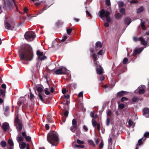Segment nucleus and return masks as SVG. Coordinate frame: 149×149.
I'll return each mask as SVG.
<instances>
[{
    "label": "nucleus",
    "mask_w": 149,
    "mask_h": 149,
    "mask_svg": "<svg viewBox=\"0 0 149 149\" xmlns=\"http://www.w3.org/2000/svg\"><path fill=\"white\" fill-rule=\"evenodd\" d=\"M19 55L21 61H30L32 60L33 54L31 46L27 44L23 46L19 51Z\"/></svg>",
    "instance_id": "nucleus-1"
},
{
    "label": "nucleus",
    "mask_w": 149,
    "mask_h": 149,
    "mask_svg": "<svg viewBox=\"0 0 149 149\" xmlns=\"http://www.w3.org/2000/svg\"><path fill=\"white\" fill-rule=\"evenodd\" d=\"M47 140L52 146H56L59 142L58 133L54 131H50L47 134Z\"/></svg>",
    "instance_id": "nucleus-2"
},
{
    "label": "nucleus",
    "mask_w": 149,
    "mask_h": 149,
    "mask_svg": "<svg viewBox=\"0 0 149 149\" xmlns=\"http://www.w3.org/2000/svg\"><path fill=\"white\" fill-rule=\"evenodd\" d=\"M98 14L99 17L102 19L106 17V20L108 22H110L111 19L109 15L110 12L108 10L105 11L104 9H102L99 12Z\"/></svg>",
    "instance_id": "nucleus-3"
},
{
    "label": "nucleus",
    "mask_w": 149,
    "mask_h": 149,
    "mask_svg": "<svg viewBox=\"0 0 149 149\" xmlns=\"http://www.w3.org/2000/svg\"><path fill=\"white\" fill-rule=\"evenodd\" d=\"M14 123L18 132L19 134H20L23 125L22 121L19 120L18 116L15 118Z\"/></svg>",
    "instance_id": "nucleus-4"
},
{
    "label": "nucleus",
    "mask_w": 149,
    "mask_h": 149,
    "mask_svg": "<svg viewBox=\"0 0 149 149\" xmlns=\"http://www.w3.org/2000/svg\"><path fill=\"white\" fill-rule=\"evenodd\" d=\"M24 36L25 39L28 41H31L35 38V33L32 31H27L25 33Z\"/></svg>",
    "instance_id": "nucleus-5"
},
{
    "label": "nucleus",
    "mask_w": 149,
    "mask_h": 149,
    "mask_svg": "<svg viewBox=\"0 0 149 149\" xmlns=\"http://www.w3.org/2000/svg\"><path fill=\"white\" fill-rule=\"evenodd\" d=\"M4 5L3 6V8L5 10L7 9V6L10 9H13V5L12 2L10 0H7V3L6 2L5 0H3Z\"/></svg>",
    "instance_id": "nucleus-6"
},
{
    "label": "nucleus",
    "mask_w": 149,
    "mask_h": 149,
    "mask_svg": "<svg viewBox=\"0 0 149 149\" xmlns=\"http://www.w3.org/2000/svg\"><path fill=\"white\" fill-rule=\"evenodd\" d=\"M67 69L64 67L56 69L54 72V74L57 75L65 74L67 72Z\"/></svg>",
    "instance_id": "nucleus-7"
},
{
    "label": "nucleus",
    "mask_w": 149,
    "mask_h": 149,
    "mask_svg": "<svg viewBox=\"0 0 149 149\" xmlns=\"http://www.w3.org/2000/svg\"><path fill=\"white\" fill-rule=\"evenodd\" d=\"M72 126L70 128V130L73 132H74L77 127V122L75 119H73L72 121Z\"/></svg>",
    "instance_id": "nucleus-8"
},
{
    "label": "nucleus",
    "mask_w": 149,
    "mask_h": 149,
    "mask_svg": "<svg viewBox=\"0 0 149 149\" xmlns=\"http://www.w3.org/2000/svg\"><path fill=\"white\" fill-rule=\"evenodd\" d=\"M146 86L144 85H141L139 86L136 90L138 93L141 94H143L145 92V88Z\"/></svg>",
    "instance_id": "nucleus-9"
},
{
    "label": "nucleus",
    "mask_w": 149,
    "mask_h": 149,
    "mask_svg": "<svg viewBox=\"0 0 149 149\" xmlns=\"http://www.w3.org/2000/svg\"><path fill=\"white\" fill-rule=\"evenodd\" d=\"M4 25L5 28L8 30H13L15 28V26L14 25H11L7 22H5Z\"/></svg>",
    "instance_id": "nucleus-10"
},
{
    "label": "nucleus",
    "mask_w": 149,
    "mask_h": 149,
    "mask_svg": "<svg viewBox=\"0 0 149 149\" xmlns=\"http://www.w3.org/2000/svg\"><path fill=\"white\" fill-rule=\"evenodd\" d=\"M143 49V48L142 47L136 49L133 53V56H135L137 54H139L142 52Z\"/></svg>",
    "instance_id": "nucleus-11"
},
{
    "label": "nucleus",
    "mask_w": 149,
    "mask_h": 149,
    "mask_svg": "<svg viewBox=\"0 0 149 149\" xmlns=\"http://www.w3.org/2000/svg\"><path fill=\"white\" fill-rule=\"evenodd\" d=\"M96 69L97 74H101L103 73V70L101 65H99L98 67L96 68Z\"/></svg>",
    "instance_id": "nucleus-12"
},
{
    "label": "nucleus",
    "mask_w": 149,
    "mask_h": 149,
    "mask_svg": "<svg viewBox=\"0 0 149 149\" xmlns=\"http://www.w3.org/2000/svg\"><path fill=\"white\" fill-rule=\"evenodd\" d=\"M9 127V125L7 123L4 122L3 123L2 128L4 132L6 131Z\"/></svg>",
    "instance_id": "nucleus-13"
},
{
    "label": "nucleus",
    "mask_w": 149,
    "mask_h": 149,
    "mask_svg": "<svg viewBox=\"0 0 149 149\" xmlns=\"http://www.w3.org/2000/svg\"><path fill=\"white\" fill-rule=\"evenodd\" d=\"M139 40L141 42V44L144 46H146L148 43V42L147 41H146L144 40L143 38L140 37L139 38Z\"/></svg>",
    "instance_id": "nucleus-14"
},
{
    "label": "nucleus",
    "mask_w": 149,
    "mask_h": 149,
    "mask_svg": "<svg viewBox=\"0 0 149 149\" xmlns=\"http://www.w3.org/2000/svg\"><path fill=\"white\" fill-rule=\"evenodd\" d=\"M102 45L100 41H97L95 44V49L97 51L102 47Z\"/></svg>",
    "instance_id": "nucleus-15"
},
{
    "label": "nucleus",
    "mask_w": 149,
    "mask_h": 149,
    "mask_svg": "<svg viewBox=\"0 0 149 149\" xmlns=\"http://www.w3.org/2000/svg\"><path fill=\"white\" fill-rule=\"evenodd\" d=\"M126 93H127L126 91H122L117 93V96L120 97H121L126 95Z\"/></svg>",
    "instance_id": "nucleus-16"
},
{
    "label": "nucleus",
    "mask_w": 149,
    "mask_h": 149,
    "mask_svg": "<svg viewBox=\"0 0 149 149\" xmlns=\"http://www.w3.org/2000/svg\"><path fill=\"white\" fill-rule=\"evenodd\" d=\"M16 139L17 142L19 143H20V142L23 141V137L21 136L20 134H19V133Z\"/></svg>",
    "instance_id": "nucleus-17"
},
{
    "label": "nucleus",
    "mask_w": 149,
    "mask_h": 149,
    "mask_svg": "<svg viewBox=\"0 0 149 149\" xmlns=\"http://www.w3.org/2000/svg\"><path fill=\"white\" fill-rule=\"evenodd\" d=\"M51 5L48 6V5H46L43 8L42 10H40L39 12L38 13L39 14H41L42 13H43V12L46 10L47 9H48L49 8L50 6Z\"/></svg>",
    "instance_id": "nucleus-18"
},
{
    "label": "nucleus",
    "mask_w": 149,
    "mask_h": 149,
    "mask_svg": "<svg viewBox=\"0 0 149 149\" xmlns=\"http://www.w3.org/2000/svg\"><path fill=\"white\" fill-rule=\"evenodd\" d=\"M77 85L75 83L71 84L68 85V87H69L72 89H74L76 88Z\"/></svg>",
    "instance_id": "nucleus-19"
},
{
    "label": "nucleus",
    "mask_w": 149,
    "mask_h": 149,
    "mask_svg": "<svg viewBox=\"0 0 149 149\" xmlns=\"http://www.w3.org/2000/svg\"><path fill=\"white\" fill-rule=\"evenodd\" d=\"M36 54L38 56V59H40L41 56L43 55V53L42 52H40V50H38L36 52Z\"/></svg>",
    "instance_id": "nucleus-20"
},
{
    "label": "nucleus",
    "mask_w": 149,
    "mask_h": 149,
    "mask_svg": "<svg viewBox=\"0 0 149 149\" xmlns=\"http://www.w3.org/2000/svg\"><path fill=\"white\" fill-rule=\"evenodd\" d=\"M149 114V109L147 108H144L143 110V115H145L146 114Z\"/></svg>",
    "instance_id": "nucleus-21"
},
{
    "label": "nucleus",
    "mask_w": 149,
    "mask_h": 149,
    "mask_svg": "<svg viewBox=\"0 0 149 149\" xmlns=\"http://www.w3.org/2000/svg\"><path fill=\"white\" fill-rule=\"evenodd\" d=\"M26 143L24 142H22L21 143H19V146L21 149H24L26 147Z\"/></svg>",
    "instance_id": "nucleus-22"
},
{
    "label": "nucleus",
    "mask_w": 149,
    "mask_h": 149,
    "mask_svg": "<svg viewBox=\"0 0 149 149\" xmlns=\"http://www.w3.org/2000/svg\"><path fill=\"white\" fill-rule=\"evenodd\" d=\"M92 56L93 61H97L98 59L97 56L95 54H92Z\"/></svg>",
    "instance_id": "nucleus-23"
},
{
    "label": "nucleus",
    "mask_w": 149,
    "mask_h": 149,
    "mask_svg": "<svg viewBox=\"0 0 149 149\" xmlns=\"http://www.w3.org/2000/svg\"><path fill=\"white\" fill-rule=\"evenodd\" d=\"M131 22L130 19L128 18H126L125 19V23L127 25H129Z\"/></svg>",
    "instance_id": "nucleus-24"
},
{
    "label": "nucleus",
    "mask_w": 149,
    "mask_h": 149,
    "mask_svg": "<svg viewBox=\"0 0 149 149\" xmlns=\"http://www.w3.org/2000/svg\"><path fill=\"white\" fill-rule=\"evenodd\" d=\"M0 144L2 147L4 148L6 146V143L5 141H2L1 142Z\"/></svg>",
    "instance_id": "nucleus-25"
},
{
    "label": "nucleus",
    "mask_w": 149,
    "mask_h": 149,
    "mask_svg": "<svg viewBox=\"0 0 149 149\" xmlns=\"http://www.w3.org/2000/svg\"><path fill=\"white\" fill-rule=\"evenodd\" d=\"M144 9L143 7L141 6L137 9V13H140L143 12Z\"/></svg>",
    "instance_id": "nucleus-26"
},
{
    "label": "nucleus",
    "mask_w": 149,
    "mask_h": 149,
    "mask_svg": "<svg viewBox=\"0 0 149 149\" xmlns=\"http://www.w3.org/2000/svg\"><path fill=\"white\" fill-rule=\"evenodd\" d=\"M92 123L93 126L95 128L96 127V126L97 125L98 123H97V122L96 120H94L93 119L92 120Z\"/></svg>",
    "instance_id": "nucleus-27"
},
{
    "label": "nucleus",
    "mask_w": 149,
    "mask_h": 149,
    "mask_svg": "<svg viewBox=\"0 0 149 149\" xmlns=\"http://www.w3.org/2000/svg\"><path fill=\"white\" fill-rule=\"evenodd\" d=\"M43 87V86L42 87H38L36 88L37 91L39 93H41L42 91Z\"/></svg>",
    "instance_id": "nucleus-28"
},
{
    "label": "nucleus",
    "mask_w": 149,
    "mask_h": 149,
    "mask_svg": "<svg viewBox=\"0 0 149 149\" xmlns=\"http://www.w3.org/2000/svg\"><path fill=\"white\" fill-rule=\"evenodd\" d=\"M125 8H122L120 9L119 11L120 13H122L123 15H125Z\"/></svg>",
    "instance_id": "nucleus-29"
},
{
    "label": "nucleus",
    "mask_w": 149,
    "mask_h": 149,
    "mask_svg": "<svg viewBox=\"0 0 149 149\" xmlns=\"http://www.w3.org/2000/svg\"><path fill=\"white\" fill-rule=\"evenodd\" d=\"M95 111H93L92 112H91V116L92 118H97V115H94Z\"/></svg>",
    "instance_id": "nucleus-30"
},
{
    "label": "nucleus",
    "mask_w": 149,
    "mask_h": 149,
    "mask_svg": "<svg viewBox=\"0 0 149 149\" xmlns=\"http://www.w3.org/2000/svg\"><path fill=\"white\" fill-rule=\"evenodd\" d=\"M115 16L116 19H119L121 17L122 15L119 13H118L115 15Z\"/></svg>",
    "instance_id": "nucleus-31"
},
{
    "label": "nucleus",
    "mask_w": 149,
    "mask_h": 149,
    "mask_svg": "<svg viewBox=\"0 0 149 149\" xmlns=\"http://www.w3.org/2000/svg\"><path fill=\"white\" fill-rule=\"evenodd\" d=\"M145 22H143L141 23V27L142 29L143 30H145L146 29V27L145 25Z\"/></svg>",
    "instance_id": "nucleus-32"
},
{
    "label": "nucleus",
    "mask_w": 149,
    "mask_h": 149,
    "mask_svg": "<svg viewBox=\"0 0 149 149\" xmlns=\"http://www.w3.org/2000/svg\"><path fill=\"white\" fill-rule=\"evenodd\" d=\"M143 139V138H142L141 139H139L138 140V144L137 145V146H140L142 144V141Z\"/></svg>",
    "instance_id": "nucleus-33"
},
{
    "label": "nucleus",
    "mask_w": 149,
    "mask_h": 149,
    "mask_svg": "<svg viewBox=\"0 0 149 149\" xmlns=\"http://www.w3.org/2000/svg\"><path fill=\"white\" fill-rule=\"evenodd\" d=\"M88 142L90 145L93 146L94 147H95V144L93 141L92 140H89L88 141Z\"/></svg>",
    "instance_id": "nucleus-34"
},
{
    "label": "nucleus",
    "mask_w": 149,
    "mask_h": 149,
    "mask_svg": "<svg viewBox=\"0 0 149 149\" xmlns=\"http://www.w3.org/2000/svg\"><path fill=\"white\" fill-rule=\"evenodd\" d=\"M139 98L136 97H134L132 99V101L133 102H137L138 101Z\"/></svg>",
    "instance_id": "nucleus-35"
},
{
    "label": "nucleus",
    "mask_w": 149,
    "mask_h": 149,
    "mask_svg": "<svg viewBox=\"0 0 149 149\" xmlns=\"http://www.w3.org/2000/svg\"><path fill=\"white\" fill-rule=\"evenodd\" d=\"M8 143L9 145L11 146H13L14 144L12 140L10 139H9L8 140Z\"/></svg>",
    "instance_id": "nucleus-36"
},
{
    "label": "nucleus",
    "mask_w": 149,
    "mask_h": 149,
    "mask_svg": "<svg viewBox=\"0 0 149 149\" xmlns=\"http://www.w3.org/2000/svg\"><path fill=\"white\" fill-rule=\"evenodd\" d=\"M25 138L26 141L27 142H29L31 141V138L29 136H25Z\"/></svg>",
    "instance_id": "nucleus-37"
},
{
    "label": "nucleus",
    "mask_w": 149,
    "mask_h": 149,
    "mask_svg": "<svg viewBox=\"0 0 149 149\" xmlns=\"http://www.w3.org/2000/svg\"><path fill=\"white\" fill-rule=\"evenodd\" d=\"M0 94L2 95L3 97H4L5 96V91L0 89Z\"/></svg>",
    "instance_id": "nucleus-38"
},
{
    "label": "nucleus",
    "mask_w": 149,
    "mask_h": 149,
    "mask_svg": "<svg viewBox=\"0 0 149 149\" xmlns=\"http://www.w3.org/2000/svg\"><path fill=\"white\" fill-rule=\"evenodd\" d=\"M72 29L71 28H69L68 29H67V32L68 35H70L72 31Z\"/></svg>",
    "instance_id": "nucleus-39"
},
{
    "label": "nucleus",
    "mask_w": 149,
    "mask_h": 149,
    "mask_svg": "<svg viewBox=\"0 0 149 149\" xmlns=\"http://www.w3.org/2000/svg\"><path fill=\"white\" fill-rule=\"evenodd\" d=\"M67 38V37L66 35H63V36L62 39L61 40V42L65 41L66 39Z\"/></svg>",
    "instance_id": "nucleus-40"
},
{
    "label": "nucleus",
    "mask_w": 149,
    "mask_h": 149,
    "mask_svg": "<svg viewBox=\"0 0 149 149\" xmlns=\"http://www.w3.org/2000/svg\"><path fill=\"white\" fill-rule=\"evenodd\" d=\"M105 3L107 6H109L111 5V3L110 0H106L105 1Z\"/></svg>",
    "instance_id": "nucleus-41"
},
{
    "label": "nucleus",
    "mask_w": 149,
    "mask_h": 149,
    "mask_svg": "<svg viewBox=\"0 0 149 149\" xmlns=\"http://www.w3.org/2000/svg\"><path fill=\"white\" fill-rule=\"evenodd\" d=\"M128 100V99L126 97H122L121 100H120V102H123L125 101H127Z\"/></svg>",
    "instance_id": "nucleus-42"
},
{
    "label": "nucleus",
    "mask_w": 149,
    "mask_h": 149,
    "mask_svg": "<svg viewBox=\"0 0 149 149\" xmlns=\"http://www.w3.org/2000/svg\"><path fill=\"white\" fill-rule=\"evenodd\" d=\"M133 122L131 119H130L128 121V124L130 127L132 126L133 125Z\"/></svg>",
    "instance_id": "nucleus-43"
},
{
    "label": "nucleus",
    "mask_w": 149,
    "mask_h": 149,
    "mask_svg": "<svg viewBox=\"0 0 149 149\" xmlns=\"http://www.w3.org/2000/svg\"><path fill=\"white\" fill-rule=\"evenodd\" d=\"M45 94L47 95H49L50 94L49 91L48 90V88H46L45 89Z\"/></svg>",
    "instance_id": "nucleus-44"
},
{
    "label": "nucleus",
    "mask_w": 149,
    "mask_h": 149,
    "mask_svg": "<svg viewBox=\"0 0 149 149\" xmlns=\"http://www.w3.org/2000/svg\"><path fill=\"white\" fill-rule=\"evenodd\" d=\"M119 7H122L124 6V3L123 2H121L118 3Z\"/></svg>",
    "instance_id": "nucleus-45"
},
{
    "label": "nucleus",
    "mask_w": 149,
    "mask_h": 149,
    "mask_svg": "<svg viewBox=\"0 0 149 149\" xmlns=\"http://www.w3.org/2000/svg\"><path fill=\"white\" fill-rule=\"evenodd\" d=\"M144 137L148 138L149 137V132H146L144 134Z\"/></svg>",
    "instance_id": "nucleus-46"
},
{
    "label": "nucleus",
    "mask_w": 149,
    "mask_h": 149,
    "mask_svg": "<svg viewBox=\"0 0 149 149\" xmlns=\"http://www.w3.org/2000/svg\"><path fill=\"white\" fill-rule=\"evenodd\" d=\"M128 61L127 58H124L123 61V63L124 64H126Z\"/></svg>",
    "instance_id": "nucleus-47"
},
{
    "label": "nucleus",
    "mask_w": 149,
    "mask_h": 149,
    "mask_svg": "<svg viewBox=\"0 0 149 149\" xmlns=\"http://www.w3.org/2000/svg\"><path fill=\"white\" fill-rule=\"evenodd\" d=\"M118 107L120 109H123L125 107V105L123 104H119Z\"/></svg>",
    "instance_id": "nucleus-48"
},
{
    "label": "nucleus",
    "mask_w": 149,
    "mask_h": 149,
    "mask_svg": "<svg viewBox=\"0 0 149 149\" xmlns=\"http://www.w3.org/2000/svg\"><path fill=\"white\" fill-rule=\"evenodd\" d=\"M38 96H39V97L41 101H44V99L43 98L42 96L41 95V94L40 93H38Z\"/></svg>",
    "instance_id": "nucleus-49"
},
{
    "label": "nucleus",
    "mask_w": 149,
    "mask_h": 149,
    "mask_svg": "<svg viewBox=\"0 0 149 149\" xmlns=\"http://www.w3.org/2000/svg\"><path fill=\"white\" fill-rule=\"evenodd\" d=\"M131 3L137 4L138 3V1L136 0H132L130 1Z\"/></svg>",
    "instance_id": "nucleus-50"
},
{
    "label": "nucleus",
    "mask_w": 149,
    "mask_h": 149,
    "mask_svg": "<svg viewBox=\"0 0 149 149\" xmlns=\"http://www.w3.org/2000/svg\"><path fill=\"white\" fill-rule=\"evenodd\" d=\"M110 119L109 118H107L106 121V125L107 126H109L110 123Z\"/></svg>",
    "instance_id": "nucleus-51"
},
{
    "label": "nucleus",
    "mask_w": 149,
    "mask_h": 149,
    "mask_svg": "<svg viewBox=\"0 0 149 149\" xmlns=\"http://www.w3.org/2000/svg\"><path fill=\"white\" fill-rule=\"evenodd\" d=\"M47 57L45 56H42V57H40V60L41 61H43L45 59H46L47 58Z\"/></svg>",
    "instance_id": "nucleus-52"
},
{
    "label": "nucleus",
    "mask_w": 149,
    "mask_h": 149,
    "mask_svg": "<svg viewBox=\"0 0 149 149\" xmlns=\"http://www.w3.org/2000/svg\"><path fill=\"white\" fill-rule=\"evenodd\" d=\"M69 112L68 111H66L64 113V115L65 116L67 117L68 116Z\"/></svg>",
    "instance_id": "nucleus-53"
},
{
    "label": "nucleus",
    "mask_w": 149,
    "mask_h": 149,
    "mask_svg": "<svg viewBox=\"0 0 149 149\" xmlns=\"http://www.w3.org/2000/svg\"><path fill=\"white\" fill-rule=\"evenodd\" d=\"M104 144L103 143V142L102 141L100 145H99V148H102L103 147Z\"/></svg>",
    "instance_id": "nucleus-54"
},
{
    "label": "nucleus",
    "mask_w": 149,
    "mask_h": 149,
    "mask_svg": "<svg viewBox=\"0 0 149 149\" xmlns=\"http://www.w3.org/2000/svg\"><path fill=\"white\" fill-rule=\"evenodd\" d=\"M30 100L31 101H32V99H33L34 97V95H33V94L31 92L30 93Z\"/></svg>",
    "instance_id": "nucleus-55"
},
{
    "label": "nucleus",
    "mask_w": 149,
    "mask_h": 149,
    "mask_svg": "<svg viewBox=\"0 0 149 149\" xmlns=\"http://www.w3.org/2000/svg\"><path fill=\"white\" fill-rule=\"evenodd\" d=\"M108 142L109 144H111V145L112 144V139L110 137L109 140H108Z\"/></svg>",
    "instance_id": "nucleus-56"
},
{
    "label": "nucleus",
    "mask_w": 149,
    "mask_h": 149,
    "mask_svg": "<svg viewBox=\"0 0 149 149\" xmlns=\"http://www.w3.org/2000/svg\"><path fill=\"white\" fill-rule=\"evenodd\" d=\"M77 143L79 144H82L84 143L83 141H81L79 139L77 140Z\"/></svg>",
    "instance_id": "nucleus-57"
},
{
    "label": "nucleus",
    "mask_w": 149,
    "mask_h": 149,
    "mask_svg": "<svg viewBox=\"0 0 149 149\" xmlns=\"http://www.w3.org/2000/svg\"><path fill=\"white\" fill-rule=\"evenodd\" d=\"M79 97H83V92H80L79 94H78V95Z\"/></svg>",
    "instance_id": "nucleus-58"
},
{
    "label": "nucleus",
    "mask_w": 149,
    "mask_h": 149,
    "mask_svg": "<svg viewBox=\"0 0 149 149\" xmlns=\"http://www.w3.org/2000/svg\"><path fill=\"white\" fill-rule=\"evenodd\" d=\"M68 91L66 89L64 88L62 89V93L63 94H65L67 92H68Z\"/></svg>",
    "instance_id": "nucleus-59"
},
{
    "label": "nucleus",
    "mask_w": 149,
    "mask_h": 149,
    "mask_svg": "<svg viewBox=\"0 0 149 149\" xmlns=\"http://www.w3.org/2000/svg\"><path fill=\"white\" fill-rule=\"evenodd\" d=\"M86 12L87 15H88L90 17H92V16L91 15L90 13L88 11L86 10Z\"/></svg>",
    "instance_id": "nucleus-60"
},
{
    "label": "nucleus",
    "mask_w": 149,
    "mask_h": 149,
    "mask_svg": "<svg viewBox=\"0 0 149 149\" xmlns=\"http://www.w3.org/2000/svg\"><path fill=\"white\" fill-rule=\"evenodd\" d=\"M111 113L112 112L111 111L109 110L108 111L107 114V116H111Z\"/></svg>",
    "instance_id": "nucleus-61"
},
{
    "label": "nucleus",
    "mask_w": 149,
    "mask_h": 149,
    "mask_svg": "<svg viewBox=\"0 0 149 149\" xmlns=\"http://www.w3.org/2000/svg\"><path fill=\"white\" fill-rule=\"evenodd\" d=\"M9 108L8 107V106L6 107H5V112H8L9 111Z\"/></svg>",
    "instance_id": "nucleus-62"
},
{
    "label": "nucleus",
    "mask_w": 149,
    "mask_h": 149,
    "mask_svg": "<svg viewBox=\"0 0 149 149\" xmlns=\"http://www.w3.org/2000/svg\"><path fill=\"white\" fill-rule=\"evenodd\" d=\"M98 54L100 55H102L103 54V50H100L98 53Z\"/></svg>",
    "instance_id": "nucleus-63"
},
{
    "label": "nucleus",
    "mask_w": 149,
    "mask_h": 149,
    "mask_svg": "<svg viewBox=\"0 0 149 149\" xmlns=\"http://www.w3.org/2000/svg\"><path fill=\"white\" fill-rule=\"evenodd\" d=\"M135 42H136L138 41L139 40V38H138L137 37H134L133 38Z\"/></svg>",
    "instance_id": "nucleus-64"
}]
</instances>
